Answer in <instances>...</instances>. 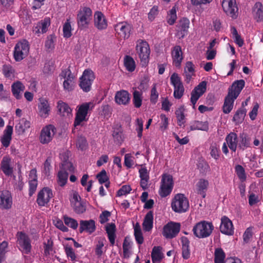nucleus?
<instances>
[{"instance_id":"f257e3e1","label":"nucleus","mask_w":263,"mask_h":263,"mask_svg":"<svg viewBox=\"0 0 263 263\" xmlns=\"http://www.w3.org/2000/svg\"><path fill=\"white\" fill-rule=\"evenodd\" d=\"M77 23L80 30H85L89 28L92 20V11L88 7H81L77 12Z\"/></svg>"},{"instance_id":"f03ea898","label":"nucleus","mask_w":263,"mask_h":263,"mask_svg":"<svg viewBox=\"0 0 263 263\" xmlns=\"http://www.w3.org/2000/svg\"><path fill=\"white\" fill-rule=\"evenodd\" d=\"M214 227L211 222L203 220L197 223L193 228L194 235L198 238H204L210 236Z\"/></svg>"},{"instance_id":"7ed1b4c3","label":"nucleus","mask_w":263,"mask_h":263,"mask_svg":"<svg viewBox=\"0 0 263 263\" xmlns=\"http://www.w3.org/2000/svg\"><path fill=\"white\" fill-rule=\"evenodd\" d=\"M136 50L140 59V64L142 67H146L149 60L151 53L148 43L143 40H138L137 42Z\"/></svg>"},{"instance_id":"20e7f679","label":"nucleus","mask_w":263,"mask_h":263,"mask_svg":"<svg viewBox=\"0 0 263 263\" xmlns=\"http://www.w3.org/2000/svg\"><path fill=\"white\" fill-rule=\"evenodd\" d=\"M171 206L175 212H185L189 208V200L184 194H177L172 201Z\"/></svg>"},{"instance_id":"39448f33","label":"nucleus","mask_w":263,"mask_h":263,"mask_svg":"<svg viewBox=\"0 0 263 263\" xmlns=\"http://www.w3.org/2000/svg\"><path fill=\"white\" fill-rule=\"evenodd\" d=\"M30 45L29 42L23 40L18 42L15 45L13 51L14 60L20 62L25 59L28 54Z\"/></svg>"},{"instance_id":"423d86ee","label":"nucleus","mask_w":263,"mask_h":263,"mask_svg":"<svg viewBox=\"0 0 263 263\" xmlns=\"http://www.w3.org/2000/svg\"><path fill=\"white\" fill-rule=\"evenodd\" d=\"M174 181L172 175L163 174L162 175L159 195L161 197H165L169 195L173 189Z\"/></svg>"},{"instance_id":"0eeeda50","label":"nucleus","mask_w":263,"mask_h":263,"mask_svg":"<svg viewBox=\"0 0 263 263\" xmlns=\"http://www.w3.org/2000/svg\"><path fill=\"white\" fill-rule=\"evenodd\" d=\"M92 103L91 102L84 103L78 106V109L76 114V117L73 123V126L77 127L80 125L83 121H87V118L88 111L90 109V105Z\"/></svg>"},{"instance_id":"6e6552de","label":"nucleus","mask_w":263,"mask_h":263,"mask_svg":"<svg viewBox=\"0 0 263 263\" xmlns=\"http://www.w3.org/2000/svg\"><path fill=\"white\" fill-rule=\"evenodd\" d=\"M17 247L23 253L28 254L30 253L32 246L31 240L29 236L23 232H19L17 234Z\"/></svg>"},{"instance_id":"1a4fd4ad","label":"nucleus","mask_w":263,"mask_h":263,"mask_svg":"<svg viewBox=\"0 0 263 263\" xmlns=\"http://www.w3.org/2000/svg\"><path fill=\"white\" fill-rule=\"evenodd\" d=\"M171 83L174 87L173 96L175 99H180L183 96L184 88L181 78L176 73H174L171 77Z\"/></svg>"},{"instance_id":"9d476101","label":"nucleus","mask_w":263,"mask_h":263,"mask_svg":"<svg viewBox=\"0 0 263 263\" xmlns=\"http://www.w3.org/2000/svg\"><path fill=\"white\" fill-rule=\"evenodd\" d=\"M56 131L55 127L51 124L43 127L39 136L40 142L43 144H48L53 139Z\"/></svg>"},{"instance_id":"9b49d317","label":"nucleus","mask_w":263,"mask_h":263,"mask_svg":"<svg viewBox=\"0 0 263 263\" xmlns=\"http://www.w3.org/2000/svg\"><path fill=\"white\" fill-rule=\"evenodd\" d=\"M94 79L95 76L92 71L90 69L85 70L80 78V87L85 92L89 91Z\"/></svg>"},{"instance_id":"f8f14e48","label":"nucleus","mask_w":263,"mask_h":263,"mask_svg":"<svg viewBox=\"0 0 263 263\" xmlns=\"http://www.w3.org/2000/svg\"><path fill=\"white\" fill-rule=\"evenodd\" d=\"M180 224L174 222H168L163 229L162 234L166 238H173L179 233L180 230Z\"/></svg>"},{"instance_id":"ddd939ff","label":"nucleus","mask_w":263,"mask_h":263,"mask_svg":"<svg viewBox=\"0 0 263 263\" xmlns=\"http://www.w3.org/2000/svg\"><path fill=\"white\" fill-rule=\"evenodd\" d=\"M222 7L225 13L233 18L237 16L238 7L236 0H223Z\"/></svg>"},{"instance_id":"4468645a","label":"nucleus","mask_w":263,"mask_h":263,"mask_svg":"<svg viewBox=\"0 0 263 263\" xmlns=\"http://www.w3.org/2000/svg\"><path fill=\"white\" fill-rule=\"evenodd\" d=\"M53 197L52 190L48 187H44L38 193L36 202L40 206H46Z\"/></svg>"},{"instance_id":"2eb2a0df","label":"nucleus","mask_w":263,"mask_h":263,"mask_svg":"<svg viewBox=\"0 0 263 263\" xmlns=\"http://www.w3.org/2000/svg\"><path fill=\"white\" fill-rule=\"evenodd\" d=\"M207 82L205 81L200 82L191 92V102L193 105V108H195V105L206 89Z\"/></svg>"},{"instance_id":"dca6fc26","label":"nucleus","mask_w":263,"mask_h":263,"mask_svg":"<svg viewBox=\"0 0 263 263\" xmlns=\"http://www.w3.org/2000/svg\"><path fill=\"white\" fill-rule=\"evenodd\" d=\"M13 200L10 192L3 190L0 192V208L2 210H9L12 208Z\"/></svg>"},{"instance_id":"f3484780","label":"nucleus","mask_w":263,"mask_h":263,"mask_svg":"<svg viewBox=\"0 0 263 263\" xmlns=\"http://www.w3.org/2000/svg\"><path fill=\"white\" fill-rule=\"evenodd\" d=\"M132 28V26L126 22H120L115 26L116 32L124 39L129 37Z\"/></svg>"},{"instance_id":"a211bd4d","label":"nucleus","mask_w":263,"mask_h":263,"mask_svg":"<svg viewBox=\"0 0 263 263\" xmlns=\"http://www.w3.org/2000/svg\"><path fill=\"white\" fill-rule=\"evenodd\" d=\"M245 85V82L242 79L235 81L229 87L228 95L233 97L234 99H237Z\"/></svg>"},{"instance_id":"6ab92c4d","label":"nucleus","mask_w":263,"mask_h":263,"mask_svg":"<svg viewBox=\"0 0 263 263\" xmlns=\"http://www.w3.org/2000/svg\"><path fill=\"white\" fill-rule=\"evenodd\" d=\"M220 231L222 234L229 236L233 235L234 234V227L232 222L226 216L221 218Z\"/></svg>"},{"instance_id":"aec40b11","label":"nucleus","mask_w":263,"mask_h":263,"mask_svg":"<svg viewBox=\"0 0 263 263\" xmlns=\"http://www.w3.org/2000/svg\"><path fill=\"white\" fill-rule=\"evenodd\" d=\"M61 76L65 79L63 82L64 89L68 91L73 90L74 83V77L71 75V71L69 69L63 70L61 73Z\"/></svg>"},{"instance_id":"412c9836","label":"nucleus","mask_w":263,"mask_h":263,"mask_svg":"<svg viewBox=\"0 0 263 263\" xmlns=\"http://www.w3.org/2000/svg\"><path fill=\"white\" fill-rule=\"evenodd\" d=\"M0 170L7 176H11L13 172V167L12 166V159L9 155L3 157L1 162Z\"/></svg>"},{"instance_id":"4be33fe9","label":"nucleus","mask_w":263,"mask_h":263,"mask_svg":"<svg viewBox=\"0 0 263 263\" xmlns=\"http://www.w3.org/2000/svg\"><path fill=\"white\" fill-rule=\"evenodd\" d=\"M130 100L129 93L125 90H121L116 92L115 96V101L119 105H127Z\"/></svg>"},{"instance_id":"5701e85b","label":"nucleus","mask_w":263,"mask_h":263,"mask_svg":"<svg viewBox=\"0 0 263 263\" xmlns=\"http://www.w3.org/2000/svg\"><path fill=\"white\" fill-rule=\"evenodd\" d=\"M173 64L176 67L180 68L183 59L181 47L179 45L174 46L171 52Z\"/></svg>"},{"instance_id":"b1692460","label":"nucleus","mask_w":263,"mask_h":263,"mask_svg":"<svg viewBox=\"0 0 263 263\" xmlns=\"http://www.w3.org/2000/svg\"><path fill=\"white\" fill-rule=\"evenodd\" d=\"M190 21L188 18L183 17L179 21L177 25V33L180 38H183L187 34L190 25Z\"/></svg>"},{"instance_id":"393cba45","label":"nucleus","mask_w":263,"mask_h":263,"mask_svg":"<svg viewBox=\"0 0 263 263\" xmlns=\"http://www.w3.org/2000/svg\"><path fill=\"white\" fill-rule=\"evenodd\" d=\"M94 25L100 30H104L107 27V21L104 14L100 11H97L94 15Z\"/></svg>"},{"instance_id":"a878e982","label":"nucleus","mask_w":263,"mask_h":263,"mask_svg":"<svg viewBox=\"0 0 263 263\" xmlns=\"http://www.w3.org/2000/svg\"><path fill=\"white\" fill-rule=\"evenodd\" d=\"M96 229V222L92 219L89 220H81L80 221L79 232L82 233L86 232L89 234H92Z\"/></svg>"},{"instance_id":"bb28decb","label":"nucleus","mask_w":263,"mask_h":263,"mask_svg":"<svg viewBox=\"0 0 263 263\" xmlns=\"http://www.w3.org/2000/svg\"><path fill=\"white\" fill-rule=\"evenodd\" d=\"M50 25V20L49 17H45L44 20L37 22L33 28V31L35 34L44 33L48 30Z\"/></svg>"},{"instance_id":"cd10ccee","label":"nucleus","mask_w":263,"mask_h":263,"mask_svg":"<svg viewBox=\"0 0 263 263\" xmlns=\"http://www.w3.org/2000/svg\"><path fill=\"white\" fill-rule=\"evenodd\" d=\"M13 133V126L7 125L4 131V134L1 138V142L2 145L7 148L10 144L12 140V135Z\"/></svg>"},{"instance_id":"c85d7f7f","label":"nucleus","mask_w":263,"mask_h":263,"mask_svg":"<svg viewBox=\"0 0 263 263\" xmlns=\"http://www.w3.org/2000/svg\"><path fill=\"white\" fill-rule=\"evenodd\" d=\"M31 123L26 119L23 118L18 120V122L15 126V133L18 135L24 134L25 131L30 127Z\"/></svg>"},{"instance_id":"c756f323","label":"nucleus","mask_w":263,"mask_h":263,"mask_svg":"<svg viewBox=\"0 0 263 263\" xmlns=\"http://www.w3.org/2000/svg\"><path fill=\"white\" fill-rule=\"evenodd\" d=\"M25 89V86L21 81H17L11 85L12 95L17 100H20L22 98V93Z\"/></svg>"},{"instance_id":"7c9ffc66","label":"nucleus","mask_w":263,"mask_h":263,"mask_svg":"<svg viewBox=\"0 0 263 263\" xmlns=\"http://www.w3.org/2000/svg\"><path fill=\"white\" fill-rule=\"evenodd\" d=\"M40 103L38 105L39 115L43 118H47L50 111V107L48 101L45 99L40 100Z\"/></svg>"},{"instance_id":"2f4dec72","label":"nucleus","mask_w":263,"mask_h":263,"mask_svg":"<svg viewBox=\"0 0 263 263\" xmlns=\"http://www.w3.org/2000/svg\"><path fill=\"white\" fill-rule=\"evenodd\" d=\"M140 178V186L143 190L148 188V182L149 179V172L146 167H142L139 170Z\"/></svg>"},{"instance_id":"473e14b6","label":"nucleus","mask_w":263,"mask_h":263,"mask_svg":"<svg viewBox=\"0 0 263 263\" xmlns=\"http://www.w3.org/2000/svg\"><path fill=\"white\" fill-rule=\"evenodd\" d=\"M180 240L182 246V257L184 259H187L190 257L191 255L190 241L185 236H182Z\"/></svg>"},{"instance_id":"72a5a7b5","label":"nucleus","mask_w":263,"mask_h":263,"mask_svg":"<svg viewBox=\"0 0 263 263\" xmlns=\"http://www.w3.org/2000/svg\"><path fill=\"white\" fill-rule=\"evenodd\" d=\"M226 141L230 149L233 152H235L238 143V137L237 134L234 132H231L226 137Z\"/></svg>"},{"instance_id":"f704fd0d","label":"nucleus","mask_w":263,"mask_h":263,"mask_svg":"<svg viewBox=\"0 0 263 263\" xmlns=\"http://www.w3.org/2000/svg\"><path fill=\"white\" fill-rule=\"evenodd\" d=\"M209 184L208 180L204 179H200L196 184L197 194L200 195L203 198L206 196Z\"/></svg>"},{"instance_id":"c9c22d12","label":"nucleus","mask_w":263,"mask_h":263,"mask_svg":"<svg viewBox=\"0 0 263 263\" xmlns=\"http://www.w3.org/2000/svg\"><path fill=\"white\" fill-rule=\"evenodd\" d=\"M105 230L111 245L114 246L116 237V227L115 224L114 223H107L105 226Z\"/></svg>"},{"instance_id":"e433bc0d","label":"nucleus","mask_w":263,"mask_h":263,"mask_svg":"<svg viewBox=\"0 0 263 263\" xmlns=\"http://www.w3.org/2000/svg\"><path fill=\"white\" fill-rule=\"evenodd\" d=\"M153 212L149 211L144 217L142 223L143 230L146 232L150 231L153 228Z\"/></svg>"},{"instance_id":"4c0bfd02","label":"nucleus","mask_w":263,"mask_h":263,"mask_svg":"<svg viewBox=\"0 0 263 263\" xmlns=\"http://www.w3.org/2000/svg\"><path fill=\"white\" fill-rule=\"evenodd\" d=\"M36 170L34 169L31 170L30 172L29 176L31 175H34V177L29 181V196H32L33 194L35 193L37 186V177L36 175Z\"/></svg>"},{"instance_id":"58836bf2","label":"nucleus","mask_w":263,"mask_h":263,"mask_svg":"<svg viewBox=\"0 0 263 263\" xmlns=\"http://www.w3.org/2000/svg\"><path fill=\"white\" fill-rule=\"evenodd\" d=\"M236 99H234L233 97L227 95L224 98V103L222 106V111L226 114H229L233 108L234 101Z\"/></svg>"},{"instance_id":"ea45409f","label":"nucleus","mask_w":263,"mask_h":263,"mask_svg":"<svg viewBox=\"0 0 263 263\" xmlns=\"http://www.w3.org/2000/svg\"><path fill=\"white\" fill-rule=\"evenodd\" d=\"M185 108L184 106H181L175 111V115L177 120L178 125L181 127L185 122Z\"/></svg>"},{"instance_id":"a19ab883","label":"nucleus","mask_w":263,"mask_h":263,"mask_svg":"<svg viewBox=\"0 0 263 263\" xmlns=\"http://www.w3.org/2000/svg\"><path fill=\"white\" fill-rule=\"evenodd\" d=\"M254 16L257 22L263 21V6L260 2L255 3L254 9Z\"/></svg>"},{"instance_id":"79ce46f5","label":"nucleus","mask_w":263,"mask_h":263,"mask_svg":"<svg viewBox=\"0 0 263 263\" xmlns=\"http://www.w3.org/2000/svg\"><path fill=\"white\" fill-rule=\"evenodd\" d=\"M246 112L247 110L244 107H241L236 111L233 118V121L235 124L238 125L243 122Z\"/></svg>"},{"instance_id":"37998d69","label":"nucleus","mask_w":263,"mask_h":263,"mask_svg":"<svg viewBox=\"0 0 263 263\" xmlns=\"http://www.w3.org/2000/svg\"><path fill=\"white\" fill-rule=\"evenodd\" d=\"M161 247L155 246L151 253V257L153 263H160L163 258L161 253Z\"/></svg>"},{"instance_id":"c03bdc74","label":"nucleus","mask_w":263,"mask_h":263,"mask_svg":"<svg viewBox=\"0 0 263 263\" xmlns=\"http://www.w3.org/2000/svg\"><path fill=\"white\" fill-rule=\"evenodd\" d=\"M191 130H201L207 131L209 129V124L208 122L195 121L190 126Z\"/></svg>"},{"instance_id":"a18cd8bd","label":"nucleus","mask_w":263,"mask_h":263,"mask_svg":"<svg viewBox=\"0 0 263 263\" xmlns=\"http://www.w3.org/2000/svg\"><path fill=\"white\" fill-rule=\"evenodd\" d=\"M239 138L240 141L238 144V147L240 149L244 150L245 148L250 147V139L246 134H240Z\"/></svg>"},{"instance_id":"49530a36","label":"nucleus","mask_w":263,"mask_h":263,"mask_svg":"<svg viewBox=\"0 0 263 263\" xmlns=\"http://www.w3.org/2000/svg\"><path fill=\"white\" fill-rule=\"evenodd\" d=\"M214 263H224L226 254L222 248H216L214 251Z\"/></svg>"},{"instance_id":"de8ad7c7","label":"nucleus","mask_w":263,"mask_h":263,"mask_svg":"<svg viewBox=\"0 0 263 263\" xmlns=\"http://www.w3.org/2000/svg\"><path fill=\"white\" fill-rule=\"evenodd\" d=\"M2 72L5 77L7 79H12L14 77L15 70L9 64H5L3 66Z\"/></svg>"},{"instance_id":"09e8293b","label":"nucleus","mask_w":263,"mask_h":263,"mask_svg":"<svg viewBox=\"0 0 263 263\" xmlns=\"http://www.w3.org/2000/svg\"><path fill=\"white\" fill-rule=\"evenodd\" d=\"M57 182L61 186H64L67 182L68 174L67 172L63 170H60L57 175Z\"/></svg>"},{"instance_id":"8fccbe9b","label":"nucleus","mask_w":263,"mask_h":263,"mask_svg":"<svg viewBox=\"0 0 263 263\" xmlns=\"http://www.w3.org/2000/svg\"><path fill=\"white\" fill-rule=\"evenodd\" d=\"M124 66L129 72H133L136 68L135 62L133 58L129 55H126L124 58Z\"/></svg>"},{"instance_id":"3c124183","label":"nucleus","mask_w":263,"mask_h":263,"mask_svg":"<svg viewBox=\"0 0 263 263\" xmlns=\"http://www.w3.org/2000/svg\"><path fill=\"white\" fill-rule=\"evenodd\" d=\"M176 12V8L175 6L173 7L172 8L167 12L166 21L170 25H173L176 22L177 18Z\"/></svg>"},{"instance_id":"603ef678","label":"nucleus","mask_w":263,"mask_h":263,"mask_svg":"<svg viewBox=\"0 0 263 263\" xmlns=\"http://www.w3.org/2000/svg\"><path fill=\"white\" fill-rule=\"evenodd\" d=\"M57 108L59 112L63 116H65V114H68L71 112V109L69 105L62 101H59L58 102Z\"/></svg>"},{"instance_id":"864d4df0","label":"nucleus","mask_w":263,"mask_h":263,"mask_svg":"<svg viewBox=\"0 0 263 263\" xmlns=\"http://www.w3.org/2000/svg\"><path fill=\"white\" fill-rule=\"evenodd\" d=\"M134 236L137 243L141 245L143 243L144 238L140 226L138 223H137L134 227Z\"/></svg>"},{"instance_id":"5fc2aeb1","label":"nucleus","mask_w":263,"mask_h":263,"mask_svg":"<svg viewBox=\"0 0 263 263\" xmlns=\"http://www.w3.org/2000/svg\"><path fill=\"white\" fill-rule=\"evenodd\" d=\"M142 93L137 90H135L133 92V99L134 106L136 108H139L142 105Z\"/></svg>"},{"instance_id":"6e6d98bb","label":"nucleus","mask_w":263,"mask_h":263,"mask_svg":"<svg viewBox=\"0 0 263 263\" xmlns=\"http://www.w3.org/2000/svg\"><path fill=\"white\" fill-rule=\"evenodd\" d=\"M74 211L78 214H82L86 211V206L83 202H74L72 204Z\"/></svg>"},{"instance_id":"4d7b16f0","label":"nucleus","mask_w":263,"mask_h":263,"mask_svg":"<svg viewBox=\"0 0 263 263\" xmlns=\"http://www.w3.org/2000/svg\"><path fill=\"white\" fill-rule=\"evenodd\" d=\"M56 41V37L53 34H51L47 36L45 42V47L49 51L52 50L54 48V42Z\"/></svg>"},{"instance_id":"13d9d810","label":"nucleus","mask_w":263,"mask_h":263,"mask_svg":"<svg viewBox=\"0 0 263 263\" xmlns=\"http://www.w3.org/2000/svg\"><path fill=\"white\" fill-rule=\"evenodd\" d=\"M253 227H250L248 228L243 234V243H249L252 238Z\"/></svg>"},{"instance_id":"bf43d9fd","label":"nucleus","mask_w":263,"mask_h":263,"mask_svg":"<svg viewBox=\"0 0 263 263\" xmlns=\"http://www.w3.org/2000/svg\"><path fill=\"white\" fill-rule=\"evenodd\" d=\"M63 220L65 224L69 227L70 228L75 230L78 227V223L76 220L71 217L64 215L63 216Z\"/></svg>"},{"instance_id":"052dcab7","label":"nucleus","mask_w":263,"mask_h":263,"mask_svg":"<svg viewBox=\"0 0 263 263\" xmlns=\"http://www.w3.org/2000/svg\"><path fill=\"white\" fill-rule=\"evenodd\" d=\"M71 26L69 19H67L66 22L63 25V36L65 38H69L72 35Z\"/></svg>"},{"instance_id":"680f3d73","label":"nucleus","mask_w":263,"mask_h":263,"mask_svg":"<svg viewBox=\"0 0 263 263\" xmlns=\"http://www.w3.org/2000/svg\"><path fill=\"white\" fill-rule=\"evenodd\" d=\"M60 170L69 171L70 173H74L75 170L72 163L68 160H64L60 166Z\"/></svg>"},{"instance_id":"e2e57ef3","label":"nucleus","mask_w":263,"mask_h":263,"mask_svg":"<svg viewBox=\"0 0 263 263\" xmlns=\"http://www.w3.org/2000/svg\"><path fill=\"white\" fill-rule=\"evenodd\" d=\"M235 171L237 175L241 181L243 182L246 180V175L244 168L240 165H237L235 166Z\"/></svg>"},{"instance_id":"0e129e2a","label":"nucleus","mask_w":263,"mask_h":263,"mask_svg":"<svg viewBox=\"0 0 263 263\" xmlns=\"http://www.w3.org/2000/svg\"><path fill=\"white\" fill-rule=\"evenodd\" d=\"M96 178L101 184H102L109 180V178L107 176L106 172L105 170H102L99 173H98L96 176Z\"/></svg>"},{"instance_id":"69168bd1","label":"nucleus","mask_w":263,"mask_h":263,"mask_svg":"<svg viewBox=\"0 0 263 263\" xmlns=\"http://www.w3.org/2000/svg\"><path fill=\"white\" fill-rule=\"evenodd\" d=\"M64 250L68 258H70L72 261H74L76 260V255L71 247L68 246V245H65Z\"/></svg>"},{"instance_id":"338daca9","label":"nucleus","mask_w":263,"mask_h":263,"mask_svg":"<svg viewBox=\"0 0 263 263\" xmlns=\"http://www.w3.org/2000/svg\"><path fill=\"white\" fill-rule=\"evenodd\" d=\"M198 168L202 173H205L210 171V167L209 164L203 160H200L197 164Z\"/></svg>"},{"instance_id":"774afa93","label":"nucleus","mask_w":263,"mask_h":263,"mask_svg":"<svg viewBox=\"0 0 263 263\" xmlns=\"http://www.w3.org/2000/svg\"><path fill=\"white\" fill-rule=\"evenodd\" d=\"M131 191L132 188L130 185H124L117 191V196L120 197L129 194Z\"/></svg>"}]
</instances>
